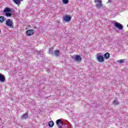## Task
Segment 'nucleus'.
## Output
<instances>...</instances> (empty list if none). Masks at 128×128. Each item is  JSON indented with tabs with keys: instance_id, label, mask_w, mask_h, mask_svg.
<instances>
[{
	"instance_id": "nucleus-17",
	"label": "nucleus",
	"mask_w": 128,
	"mask_h": 128,
	"mask_svg": "<svg viewBox=\"0 0 128 128\" xmlns=\"http://www.w3.org/2000/svg\"><path fill=\"white\" fill-rule=\"evenodd\" d=\"M6 16L7 17H10L12 16V13L10 12H6Z\"/></svg>"
},
{
	"instance_id": "nucleus-4",
	"label": "nucleus",
	"mask_w": 128,
	"mask_h": 128,
	"mask_svg": "<svg viewBox=\"0 0 128 128\" xmlns=\"http://www.w3.org/2000/svg\"><path fill=\"white\" fill-rule=\"evenodd\" d=\"M70 20H72V17L68 15H66L63 18V20L66 22H70Z\"/></svg>"
},
{
	"instance_id": "nucleus-16",
	"label": "nucleus",
	"mask_w": 128,
	"mask_h": 128,
	"mask_svg": "<svg viewBox=\"0 0 128 128\" xmlns=\"http://www.w3.org/2000/svg\"><path fill=\"white\" fill-rule=\"evenodd\" d=\"M4 22V16H0V22L2 24Z\"/></svg>"
},
{
	"instance_id": "nucleus-18",
	"label": "nucleus",
	"mask_w": 128,
	"mask_h": 128,
	"mask_svg": "<svg viewBox=\"0 0 128 128\" xmlns=\"http://www.w3.org/2000/svg\"><path fill=\"white\" fill-rule=\"evenodd\" d=\"M48 54H52V56H54V51L52 50V48H50L48 50Z\"/></svg>"
},
{
	"instance_id": "nucleus-20",
	"label": "nucleus",
	"mask_w": 128,
	"mask_h": 128,
	"mask_svg": "<svg viewBox=\"0 0 128 128\" xmlns=\"http://www.w3.org/2000/svg\"><path fill=\"white\" fill-rule=\"evenodd\" d=\"M113 104H114L115 106L118 104V101L116 100H114L113 101Z\"/></svg>"
},
{
	"instance_id": "nucleus-3",
	"label": "nucleus",
	"mask_w": 128,
	"mask_h": 128,
	"mask_svg": "<svg viewBox=\"0 0 128 128\" xmlns=\"http://www.w3.org/2000/svg\"><path fill=\"white\" fill-rule=\"evenodd\" d=\"M6 25L10 28H14V24L12 21L10 19H8L6 21Z\"/></svg>"
},
{
	"instance_id": "nucleus-13",
	"label": "nucleus",
	"mask_w": 128,
	"mask_h": 128,
	"mask_svg": "<svg viewBox=\"0 0 128 128\" xmlns=\"http://www.w3.org/2000/svg\"><path fill=\"white\" fill-rule=\"evenodd\" d=\"M12 12V9L8 7H6L4 10V12Z\"/></svg>"
},
{
	"instance_id": "nucleus-7",
	"label": "nucleus",
	"mask_w": 128,
	"mask_h": 128,
	"mask_svg": "<svg viewBox=\"0 0 128 128\" xmlns=\"http://www.w3.org/2000/svg\"><path fill=\"white\" fill-rule=\"evenodd\" d=\"M34 34V30H29L26 32V34H28L29 36H32Z\"/></svg>"
},
{
	"instance_id": "nucleus-9",
	"label": "nucleus",
	"mask_w": 128,
	"mask_h": 128,
	"mask_svg": "<svg viewBox=\"0 0 128 128\" xmlns=\"http://www.w3.org/2000/svg\"><path fill=\"white\" fill-rule=\"evenodd\" d=\"M74 60L75 62H82V57L78 55H76Z\"/></svg>"
},
{
	"instance_id": "nucleus-15",
	"label": "nucleus",
	"mask_w": 128,
	"mask_h": 128,
	"mask_svg": "<svg viewBox=\"0 0 128 128\" xmlns=\"http://www.w3.org/2000/svg\"><path fill=\"white\" fill-rule=\"evenodd\" d=\"M13 2H14L16 4H18V6H20V0H13Z\"/></svg>"
},
{
	"instance_id": "nucleus-14",
	"label": "nucleus",
	"mask_w": 128,
	"mask_h": 128,
	"mask_svg": "<svg viewBox=\"0 0 128 128\" xmlns=\"http://www.w3.org/2000/svg\"><path fill=\"white\" fill-rule=\"evenodd\" d=\"M48 124L50 128H52L54 126V123L52 121H50L48 122Z\"/></svg>"
},
{
	"instance_id": "nucleus-5",
	"label": "nucleus",
	"mask_w": 128,
	"mask_h": 128,
	"mask_svg": "<svg viewBox=\"0 0 128 128\" xmlns=\"http://www.w3.org/2000/svg\"><path fill=\"white\" fill-rule=\"evenodd\" d=\"M114 26L116 28H119L120 30L124 28V26H122V24H120V23L115 22Z\"/></svg>"
},
{
	"instance_id": "nucleus-1",
	"label": "nucleus",
	"mask_w": 128,
	"mask_h": 128,
	"mask_svg": "<svg viewBox=\"0 0 128 128\" xmlns=\"http://www.w3.org/2000/svg\"><path fill=\"white\" fill-rule=\"evenodd\" d=\"M94 2L96 4L98 2L96 5V6L98 8H102L104 6L102 5V0H94Z\"/></svg>"
},
{
	"instance_id": "nucleus-10",
	"label": "nucleus",
	"mask_w": 128,
	"mask_h": 128,
	"mask_svg": "<svg viewBox=\"0 0 128 128\" xmlns=\"http://www.w3.org/2000/svg\"><path fill=\"white\" fill-rule=\"evenodd\" d=\"M6 78L2 74H0V82H4Z\"/></svg>"
},
{
	"instance_id": "nucleus-11",
	"label": "nucleus",
	"mask_w": 128,
	"mask_h": 128,
	"mask_svg": "<svg viewBox=\"0 0 128 128\" xmlns=\"http://www.w3.org/2000/svg\"><path fill=\"white\" fill-rule=\"evenodd\" d=\"M60 50H56L54 51V55L58 58V56H60Z\"/></svg>"
},
{
	"instance_id": "nucleus-23",
	"label": "nucleus",
	"mask_w": 128,
	"mask_h": 128,
	"mask_svg": "<svg viewBox=\"0 0 128 128\" xmlns=\"http://www.w3.org/2000/svg\"><path fill=\"white\" fill-rule=\"evenodd\" d=\"M109 2H110V0H108V4Z\"/></svg>"
},
{
	"instance_id": "nucleus-19",
	"label": "nucleus",
	"mask_w": 128,
	"mask_h": 128,
	"mask_svg": "<svg viewBox=\"0 0 128 128\" xmlns=\"http://www.w3.org/2000/svg\"><path fill=\"white\" fill-rule=\"evenodd\" d=\"M117 62H118V64H124V60L122 59L119 60H118Z\"/></svg>"
},
{
	"instance_id": "nucleus-8",
	"label": "nucleus",
	"mask_w": 128,
	"mask_h": 128,
	"mask_svg": "<svg viewBox=\"0 0 128 128\" xmlns=\"http://www.w3.org/2000/svg\"><path fill=\"white\" fill-rule=\"evenodd\" d=\"M28 118V112H26L21 117L22 120H26Z\"/></svg>"
},
{
	"instance_id": "nucleus-21",
	"label": "nucleus",
	"mask_w": 128,
	"mask_h": 128,
	"mask_svg": "<svg viewBox=\"0 0 128 128\" xmlns=\"http://www.w3.org/2000/svg\"><path fill=\"white\" fill-rule=\"evenodd\" d=\"M62 3L64 4H68V0H62Z\"/></svg>"
},
{
	"instance_id": "nucleus-12",
	"label": "nucleus",
	"mask_w": 128,
	"mask_h": 128,
	"mask_svg": "<svg viewBox=\"0 0 128 128\" xmlns=\"http://www.w3.org/2000/svg\"><path fill=\"white\" fill-rule=\"evenodd\" d=\"M110 54L108 52H106L104 55V58H105V60H108V58H110Z\"/></svg>"
},
{
	"instance_id": "nucleus-6",
	"label": "nucleus",
	"mask_w": 128,
	"mask_h": 128,
	"mask_svg": "<svg viewBox=\"0 0 128 128\" xmlns=\"http://www.w3.org/2000/svg\"><path fill=\"white\" fill-rule=\"evenodd\" d=\"M60 122H62V120L60 119L56 121V124L58 126V128H62V124Z\"/></svg>"
},
{
	"instance_id": "nucleus-22",
	"label": "nucleus",
	"mask_w": 128,
	"mask_h": 128,
	"mask_svg": "<svg viewBox=\"0 0 128 128\" xmlns=\"http://www.w3.org/2000/svg\"><path fill=\"white\" fill-rule=\"evenodd\" d=\"M40 52H41V51H38V54H40Z\"/></svg>"
},
{
	"instance_id": "nucleus-2",
	"label": "nucleus",
	"mask_w": 128,
	"mask_h": 128,
	"mask_svg": "<svg viewBox=\"0 0 128 128\" xmlns=\"http://www.w3.org/2000/svg\"><path fill=\"white\" fill-rule=\"evenodd\" d=\"M96 60H98V62H104V58L102 56L98 54L96 56Z\"/></svg>"
}]
</instances>
